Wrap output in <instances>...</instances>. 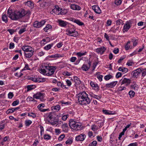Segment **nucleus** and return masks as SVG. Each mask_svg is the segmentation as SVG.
Here are the masks:
<instances>
[{
	"label": "nucleus",
	"mask_w": 146,
	"mask_h": 146,
	"mask_svg": "<svg viewBox=\"0 0 146 146\" xmlns=\"http://www.w3.org/2000/svg\"><path fill=\"white\" fill-rule=\"evenodd\" d=\"M7 14L8 17L11 19L14 20H17L25 16L27 14V12L24 9L20 11H15L14 12L8 10Z\"/></svg>",
	"instance_id": "f257e3e1"
},
{
	"label": "nucleus",
	"mask_w": 146,
	"mask_h": 146,
	"mask_svg": "<svg viewBox=\"0 0 146 146\" xmlns=\"http://www.w3.org/2000/svg\"><path fill=\"white\" fill-rule=\"evenodd\" d=\"M78 98L80 104L82 105L89 104L91 100L88 97V95L85 92L78 94Z\"/></svg>",
	"instance_id": "f03ea898"
},
{
	"label": "nucleus",
	"mask_w": 146,
	"mask_h": 146,
	"mask_svg": "<svg viewBox=\"0 0 146 146\" xmlns=\"http://www.w3.org/2000/svg\"><path fill=\"white\" fill-rule=\"evenodd\" d=\"M69 125L71 128L74 130H78L80 129V123L73 121L72 120L70 121Z\"/></svg>",
	"instance_id": "7ed1b4c3"
},
{
	"label": "nucleus",
	"mask_w": 146,
	"mask_h": 146,
	"mask_svg": "<svg viewBox=\"0 0 146 146\" xmlns=\"http://www.w3.org/2000/svg\"><path fill=\"white\" fill-rule=\"evenodd\" d=\"M66 34L70 36L76 37L78 35V33L76 31L75 29L73 28H69L66 30Z\"/></svg>",
	"instance_id": "20e7f679"
},
{
	"label": "nucleus",
	"mask_w": 146,
	"mask_h": 146,
	"mask_svg": "<svg viewBox=\"0 0 146 146\" xmlns=\"http://www.w3.org/2000/svg\"><path fill=\"white\" fill-rule=\"evenodd\" d=\"M44 94L40 92L37 93L36 94L33 96V98L36 99H40V100L42 101L44 100Z\"/></svg>",
	"instance_id": "39448f33"
},
{
	"label": "nucleus",
	"mask_w": 146,
	"mask_h": 146,
	"mask_svg": "<svg viewBox=\"0 0 146 146\" xmlns=\"http://www.w3.org/2000/svg\"><path fill=\"white\" fill-rule=\"evenodd\" d=\"M45 22V21L44 20L40 22L36 21L34 22L33 26L35 28H40L44 25Z\"/></svg>",
	"instance_id": "423d86ee"
},
{
	"label": "nucleus",
	"mask_w": 146,
	"mask_h": 146,
	"mask_svg": "<svg viewBox=\"0 0 146 146\" xmlns=\"http://www.w3.org/2000/svg\"><path fill=\"white\" fill-rule=\"evenodd\" d=\"M22 50L24 52V53L25 52H28L30 51L33 50L34 49L30 46H24L22 47Z\"/></svg>",
	"instance_id": "0eeeda50"
},
{
	"label": "nucleus",
	"mask_w": 146,
	"mask_h": 146,
	"mask_svg": "<svg viewBox=\"0 0 146 146\" xmlns=\"http://www.w3.org/2000/svg\"><path fill=\"white\" fill-rule=\"evenodd\" d=\"M86 136L84 134H81L77 136L76 137V140L77 141H83L85 139V138Z\"/></svg>",
	"instance_id": "6e6552de"
},
{
	"label": "nucleus",
	"mask_w": 146,
	"mask_h": 146,
	"mask_svg": "<svg viewBox=\"0 0 146 146\" xmlns=\"http://www.w3.org/2000/svg\"><path fill=\"white\" fill-rule=\"evenodd\" d=\"M117 83V81H115L111 82L106 84L105 87L107 88H112L114 87Z\"/></svg>",
	"instance_id": "1a4fd4ad"
},
{
	"label": "nucleus",
	"mask_w": 146,
	"mask_h": 146,
	"mask_svg": "<svg viewBox=\"0 0 146 146\" xmlns=\"http://www.w3.org/2000/svg\"><path fill=\"white\" fill-rule=\"evenodd\" d=\"M44 66L46 70H48V71L52 73H54L57 68V67L56 66Z\"/></svg>",
	"instance_id": "9d476101"
},
{
	"label": "nucleus",
	"mask_w": 146,
	"mask_h": 146,
	"mask_svg": "<svg viewBox=\"0 0 146 146\" xmlns=\"http://www.w3.org/2000/svg\"><path fill=\"white\" fill-rule=\"evenodd\" d=\"M92 9L97 14H100L101 13V10L98 5H96L93 6Z\"/></svg>",
	"instance_id": "9b49d317"
},
{
	"label": "nucleus",
	"mask_w": 146,
	"mask_h": 146,
	"mask_svg": "<svg viewBox=\"0 0 146 146\" xmlns=\"http://www.w3.org/2000/svg\"><path fill=\"white\" fill-rule=\"evenodd\" d=\"M58 22L60 26L63 27H65L68 24V23L66 21L61 19L58 20Z\"/></svg>",
	"instance_id": "f8f14e48"
},
{
	"label": "nucleus",
	"mask_w": 146,
	"mask_h": 146,
	"mask_svg": "<svg viewBox=\"0 0 146 146\" xmlns=\"http://www.w3.org/2000/svg\"><path fill=\"white\" fill-rule=\"evenodd\" d=\"M88 65H87L85 64H83L82 67V69L84 71L88 70L89 68L91 65V62L90 61H89L88 62Z\"/></svg>",
	"instance_id": "ddd939ff"
},
{
	"label": "nucleus",
	"mask_w": 146,
	"mask_h": 146,
	"mask_svg": "<svg viewBox=\"0 0 146 146\" xmlns=\"http://www.w3.org/2000/svg\"><path fill=\"white\" fill-rule=\"evenodd\" d=\"M132 73H146V70L145 69L139 68L133 71Z\"/></svg>",
	"instance_id": "4468645a"
},
{
	"label": "nucleus",
	"mask_w": 146,
	"mask_h": 146,
	"mask_svg": "<svg viewBox=\"0 0 146 146\" xmlns=\"http://www.w3.org/2000/svg\"><path fill=\"white\" fill-rule=\"evenodd\" d=\"M70 7L71 9L74 10H80L81 9L80 6L75 4H70Z\"/></svg>",
	"instance_id": "2eb2a0df"
},
{
	"label": "nucleus",
	"mask_w": 146,
	"mask_h": 146,
	"mask_svg": "<svg viewBox=\"0 0 146 146\" xmlns=\"http://www.w3.org/2000/svg\"><path fill=\"white\" fill-rule=\"evenodd\" d=\"M106 48L104 47V46H102L96 49V52H97L100 53L101 54H102L106 50Z\"/></svg>",
	"instance_id": "dca6fc26"
},
{
	"label": "nucleus",
	"mask_w": 146,
	"mask_h": 146,
	"mask_svg": "<svg viewBox=\"0 0 146 146\" xmlns=\"http://www.w3.org/2000/svg\"><path fill=\"white\" fill-rule=\"evenodd\" d=\"M34 50H33L29 51L28 52H25L24 53L25 56L27 58H30L33 55L34 52Z\"/></svg>",
	"instance_id": "f3484780"
},
{
	"label": "nucleus",
	"mask_w": 146,
	"mask_h": 146,
	"mask_svg": "<svg viewBox=\"0 0 146 146\" xmlns=\"http://www.w3.org/2000/svg\"><path fill=\"white\" fill-rule=\"evenodd\" d=\"M130 27V25L129 23L125 24L123 27V32H127Z\"/></svg>",
	"instance_id": "a211bd4d"
},
{
	"label": "nucleus",
	"mask_w": 146,
	"mask_h": 146,
	"mask_svg": "<svg viewBox=\"0 0 146 146\" xmlns=\"http://www.w3.org/2000/svg\"><path fill=\"white\" fill-rule=\"evenodd\" d=\"M74 81L75 82V85L76 86L80 84L81 83L80 81V79L78 77L75 76L74 77Z\"/></svg>",
	"instance_id": "6ab92c4d"
},
{
	"label": "nucleus",
	"mask_w": 146,
	"mask_h": 146,
	"mask_svg": "<svg viewBox=\"0 0 146 146\" xmlns=\"http://www.w3.org/2000/svg\"><path fill=\"white\" fill-rule=\"evenodd\" d=\"M24 4L25 5H27L29 7H33L34 4L32 1H28L27 2H25L24 3Z\"/></svg>",
	"instance_id": "aec40b11"
},
{
	"label": "nucleus",
	"mask_w": 146,
	"mask_h": 146,
	"mask_svg": "<svg viewBox=\"0 0 146 146\" xmlns=\"http://www.w3.org/2000/svg\"><path fill=\"white\" fill-rule=\"evenodd\" d=\"M68 126L67 123H64L63 124L62 127V128L63 131L65 132H68Z\"/></svg>",
	"instance_id": "412c9836"
},
{
	"label": "nucleus",
	"mask_w": 146,
	"mask_h": 146,
	"mask_svg": "<svg viewBox=\"0 0 146 146\" xmlns=\"http://www.w3.org/2000/svg\"><path fill=\"white\" fill-rule=\"evenodd\" d=\"M131 80L129 79H127L126 78H124V79L122 80L121 86H122L123 85L125 84L128 83L130 84L131 83Z\"/></svg>",
	"instance_id": "4be33fe9"
},
{
	"label": "nucleus",
	"mask_w": 146,
	"mask_h": 146,
	"mask_svg": "<svg viewBox=\"0 0 146 146\" xmlns=\"http://www.w3.org/2000/svg\"><path fill=\"white\" fill-rule=\"evenodd\" d=\"M118 70L119 71H121L122 72H125V73L127 72L128 71V69L127 68L121 67H119Z\"/></svg>",
	"instance_id": "5701e85b"
},
{
	"label": "nucleus",
	"mask_w": 146,
	"mask_h": 146,
	"mask_svg": "<svg viewBox=\"0 0 146 146\" xmlns=\"http://www.w3.org/2000/svg\"><path fill=\"white\" fill-rule=\"evenodd\" d=\"M2 19L3 21L5 23H7L8 22L7 17L5 14H3L2 16Z\"/></svg>",
	"instance_id": "b1692460"
},
{
	"label": "nucleus",
	"mask_w": 146,
	"mask_h": 146,
	"mask_svg": "<svg viewBox=\"0 0 146 146\" xmlns=\"http://www.w3.org/2000/svg\"><path fill=\"white\" fill-rule=\"evenodd\" d=\"M60 109V106L59 105H58L56 106H53L52 107V110H56L57 111H58Z\"/></svg>",
	"instance_id": "393cba45"
},
{
	"label": "nucleus",
	"mask_w": 146,
	"mask_h": 146,
	"mask_svg": "<svg viewBox=\"0 0 146 146\" xmlns=\"http://www.w3.org/2000/svg\"><path fill=\"white\" fill-rule=\"evenodd\" d=\"M94 76L96 77L100 82H101L102 81V78L103 77L102 75L99 74H96L94 75Z\"/></svg>",
	"instance_id": "a878e982"
},
{
	"label": "nucleus",
	"mask_w": 146,
	"mask_h": 146,
	"mask_svg": "<svg viewBox=\"0 0 146 146\" xmlns=\"http://www.w3.org/2000/svg\"><path fill=\"white\" fill-rule=\"evenodd\" d=\"M113 76L110 74H108L105 76L104 77V79L106 80H108L112 78Z\"/></svg>",
	"instance_id": "bb28decb"
},
{
	"label": "nucleus",
	"mask_w": 146,
	"mask_h": 146,
	"mask_svg": "<svg viewBox=\"0 0 146 146\" xmlns=\"http://www.w3.org/2000/svg\"><path fill=\"white\" fill-rule=\"evenodd\" d=\"M130 42V41H129L125 45V49L126 50H128L129 49H131L132 48V47L130 46L129 45Z\"/></svg>",
	"instance_id": "cd10ccee"
},
{
	"label": "nucleus",
	"mask_w": 146,
	"mask_h": 146,
	"mask_svg": "<svg viewBox=\"0 0 146 146\" xmlns=\"http://www.w3.org/2000/svg\"><path fill=\"white\" fill-rule=\"evenodd\" d=\"M62 56L60 54H55L54 55H52L50 56H49V58H58L60 57H62Z\"/></svg>",
	"instance_id": "c85d7f7f"
},
{
	"label": "nucleus",
	"mask_w": 146,
	"mask_h": 146,
	"mask_svg": "<svg viewBox=\"0 0 146 146\" xmlns=\"http://www.w3.org/2000/svg\"><path fill=\"white\" fill-rule=\"evenodd\" d=\"M73 21V22L77 24L78 25H80L82 26L84 24L83 23L81 22L79 20H76L74 19Z\"/></svg>",
	"instance_id": "c756f323"
},
{
	"label": "nucleus",
	"mask_w": 146,
	"mask_h": 146,
	"mask_svg": "<svg viewBox=\"0 0 146 146\" xmlns=\"http://www.w3.org/2000/svg\"><path fill=\"white\" fill-rule=\"evenodd\" d=\"M53 46V44H49L47 46H45L44 47V49L46 50H47L50 49L51 47Z\"/></svg>",
	"instance_id": "7c9ffc66"
},
{
	"label": "nucleus",
	"mask_w": 146,
	"mask_h": 146,
	"mask_svg": "<svg viewBox=\"0 0 146 146\" xmlns=\"http://www.w3.org/2000/svg\"><path fill=\"white\" fill-rule=\"evenodd\" d=\"M46 80L44 78H37V82H45Z\"/></svg>",
	"instance_id": "2f4dec72"
},
{
	"label": "nucleus",
	"mask_w": 146,
	"mask_h": 146,
	"mask_svg": "<svg viewBox=\"0 0 146 146\" xmlns=\"http://www.w3.org/2000/svg\"><path fill=\"white\" fill-rule=\"evenodd\" d=\"M87 53V52H85L84 53H82L81 52H77L76 54L77 56H78V57H81V56L84 55L86 54Z\"/></svg>",
	"instance_id": "473e14b6"
},
{
	"label": "nucleus",
	"mask_w": 146,
	"mask_h": 146,
	"mask_svg": "<svg viewBox=\"0 0 146 146\" xmlns=\"http://www.w3.org/2000/svg\"><path fill=\"white\" fill-rule=\"evenodd\" d=\"M102 111L104 113L106 114L107 115H111L113 113H111V112L110 111H108L107 110H103Z\"/></svg>",
	"instance_id": "72a5a7b5"
},
{
	"label": "nucleus",
	"mask_w": 146,
	"mask_h": 146,
	"mask_svg": "<svg viewBox=\"0 0 146 146\" xmlns=\"http://www.w3.org/2000/svg\"><path fill=\"white\" fill-rule=\"evenodd\" d=\"M129 95L130 97L131 98H132L134 97L135 93L133 91L131 90L129 92Z\"/></svg>",
	"instance_id": "f704fd0d"
},
{
	"label": "nucleus",
	"mask_w": 146,
	"mask_h": 146,
	"mask_svg": "<svg viewBox=\"0 0 146 146\" xmlns=\"http://www.w3.org/2000/svg\"><path fill=\"white\" fill-rule=\"evenodd\" d=\"M35 87V86L33 85H28L27 86V91L31 90Z\"/></svg>",
	"instance_id": "c9c22d12"
},
{
	"label": "nucleus",
	"mask_w": 146,
	"mask_h": 146,
	"mask_svg": "<svg viewBox=\"0 0 146 146\" xmlns=\"http://www.w3.org/2000/svg\"><path fill=\"white\" fill-rule=\"evenodd\" d=\"M52 27L50 25H47L46 27L44 28V31L45 32H47V30H49L50 29H51Z\"/></svg>",
	"instance_id": "e433bc0d"
},
{
	"label": "nucleus",
	"mask_w": 146,
	"mask_h": 146,
	"mask_svg": "<svg viewBox=\"0 0 146 146\" xmlns=\"http://www.w3.org/2000/svg\"><path fill=\"white\" fill-rule=\"evenodd\" d=\"M116 24L117 25H122L123 24V21L121 19H119V20H117L116 21Z\"/></svg>",
	"instance_id": "4c0bfd02"
},
{
	"label": "nucleus",
	"mask_w": 146,
	"mask_h": 146,
	"mask_svg": "<svg viewBox=\"0 0 146 146\" xmlns=\"http://www.w3.org/2000/svg\"><path fill=\"white\" fill-rule=\"evenodd\" d=\"M28 115L29 116L32 117L33 118H35L36 116V114L35 113L33 112H31V113H28Z\"/></svg>",
	"instance_id": "58836bf2"
},
{
	"label": "nucleus",
	"mask_w": 146,
	"mask_h": 146,
	"mask_svg": "<svg viewBox=\"0 0 146 146\" xmlns=\"http://www.w3.org/2000/svg\"><path fill=\"white\" fill-rule=\"evenodd\" d=\"M55 8L52 10L53 12H55L56 10V11H59L60 10H61V9L57 5L55 6Z\"/></svg>",
	"instance_id": "ea45409f"
},
{
	"label": "nucleus",
	"mask_w": 146,
	"mask_h": 146,
	"mask_svg": "<svg viewBox=\"0 0 146 146\" xmlns=\"http://www.w3.org/2000/svg\"><path fill=\"white\" fill-rule=\"evenodd\" d=\"M137 85L136 84L135 82H133V84H132L131 86V87L132 89L134 90H136V88L137 86Z\"/></svg>",
	"instance_id": "a19ab883"
},
{
	"label": "nucleus",
	"mask_w": 146,
	"mask_h": 146,
	"mask_svg": "<svg viewBox=\"0 0 146 146\" xmlns=\"http://www.w3.org/2000/svg\"><path fill=\"white\" fill-rule=\"evenodd\" d=\"M26 31L25 28H21L19 31V33L21 34L24 32Z\"/></svg>",
	"instance_id": "79ce46f5"
},
{
	"label": "nucleus",
	"mask_w": 146,
	"mask_h": 146,
	"mask_svg": "<svg viewBox=\"0 0 146 146\" xmlns=\"http://www.w3.org/2000/svg\"><path fill=\"white\" fill-rule=\"evenodd\" d=\"M97 144V142L96 141H94L89 145V146H96Z\"/></svg>",
	"instance_id": "37998d69"
},
{
	"label": "nucleus",
	"mask_w": 146,
	"mask_h": 146,
	"mask_svg": "<svg viewBox=\"0 0 146 146\" xmlns=\"http://www.w3.org/2000/svg\"><path fill=\"white\" fill-rule=\"evenodd\" d=\"M32 123V121L30 120H26L25 121L26 126H29Z\"/></svg>",
	"instance_id": "c03bdc74"
},
{
	"label": "nucleus",
	"mask_w": 146,
	"mask_h": 146,
	"mask_svg": "<svg viewBox=\"0 0 146 146\" xmlns=\"http://www.w3.org/2000/svg\"><path fill=\"white\" fill-rule=\"evenodd\" d=\"M30 70V68L29 67L28 65V64H25V65L23 69H22L21 71V72H22L23 70Z\"/></svg>",
	"instance_id": "a18cd8bd"
},
{
	"label": "nucleus",
	"mask_w": 146,
	"mask_h": 146,
	"mask_svg": "<svg viewBox=\"0 0 146 146\" xmlns=\"http://www.w3.org/2000/svg\"><path fill=\"white\" fill-rule=\"evenodd\" d=\"M98 129V127L95 125H93L92 126V129L94 131L97 130Z\"/></svg>",
	"instance_id": "49530a36"
},
{
	"label": "nucleus",
	"mask_w": 146,
	"mask_h": 146,
	"mask_svg": "<svg viewBox=\"0 0 146 146\" xmlns=\"http://www.w3.org/2000/svg\"><path fill=\"white\" fill-rule=\"evenodd\" d=\"M51 137V136H50L49 135H46L45 134L44 135V138L45 139H46L47 140L49 139H50Z\"/></svg>",
	"instance_id": "de8ad7c7"
},
{
	"label": "nucleus",
	"mask_w": 146,
	"mask_h": 146,
	"mask_svg": "<svg viewBox=\"0 0 146 146\" xmlns=\"http://www.w3.org/2000/svg\"><path fill=\"white\" fill-rule=\"evenodd\" d=\"M121 2L122 1L121 0H115V4L117 5H120Z\"/></svg>",
	"instance_id": "09e8293b"
},
{
	"label": "nucleus",
	"mask_w": 146,
	"mask_h": 146,
	"mask_svg": "<svg viewBox=\"0 0 146 146\" xmlns=\"http://www.w3.org/2000/svg\"><path fill=\"white\" fill-rule=\"evenodd\" d=\"M54 113L50 112L49 113L48 117L47 118L50 120L52 119L53 118L52 114H53Z\"/></svg>",
	"instance_id": "8fccbe9b"
},
{
	"label": "nucleus",
	"mask_w": 146,
	"mask_h": 146,
	"mask_svg": "<svg viewBox=\"0 0 146 146\" xmlns=\"http://www.w3.org/2000/svg\"><path fill=\"white\" fill-rule=\"evenodd\" d=\"M19 101L18 100L14 101L12 105L13 106H15L19 104Z\"/></svg>",
	"instance_id": "3c124183"
},
{
	"label": "nucleus",
	"mask_w": 146,
	"mask_h": 146,
	"mask_svg": "<svg viewBox=\"0 0 146 146\" xmlns=\"http://www.w3.org/2000/svg\"><path fill=\"white\" fill-rule=\"evenodd\" d=\"M28 80H31L35 82H37V78H35L33 77H28Z\"/></svg>",
	"instance_id": "603ef678"
},
{
	"label": "nucleus",
	"mask_w": 146,
	"mask_h": 146,
	"mask_svg": "<svg viewBox=\"0 0 146 146\" xmlns=\"http://www.w3.org/2000/svg\"><path fill=\"white\" fill-rule=\"evenodd\" d=\"M92 96L98 100H99V99H100L101 97L100 96H98L94 94H92Z\"/></svg>",
	"instance_id": "864d4df0"
},
{
	"label": "nucleus",
	"mask_w": 146,
	"mask_h": 146,
	"mask_svg": "<svg viewBox=\"0 0 146 146\" xmlns=\"http://www.w3.org/2000/svg\"><path fill=\"white\" fill-rule=\"evenodd\" d=\"M126 89V88L125 87L121 86L118 88V90L119 91H121L123 90H125Z\"/></svg>",
	"instance_id": "5fc2aeb1"
},
{
	"label": "nucleus",
	"mask_w": 146,
	"mask_h": 146,
	"mask_svg": "<svg viewBox=\"0 0 146 146\" xmlns=\"http://www.w3.org/2000/svg\"><path fill=\"white\" fill-rule=\"evenodd\" d=\"M94 89L96 91H98L99 90V87L97 84H95L94 86H93Z\"/></svg>",
	"instance_id": "6e6d98bb"
},
{
	"label": "nucleus",
	"mask_w": 146,
	"mask_h": 146,
	"mask_svg": "<svg viewBox=\"0 0 146 146\" xmlns=\"http://www.w3.org/2000/svg\"><path fill=\"white\" fill-rule=\"evenodd\" d=\"M42 107L43 108L44 107V104H41L39 105L38 106L37 108L39 110H40L41 108H42L41 107Z\"/></svg>",
	"instance_id": "4d7b16f0"
},
{
	"label": "nucleus",
	"mask_w": 146,
	"mask_h": 146,
	"mask_svg": "<svg viewBox=\"0 0 146 146\" xmlns=\"http://www.w3.org/2000/svg\"><path fill=\"white\" fill-rule=\"evenodd\" d=\"M15 47L14 44L13 42H11L9 44V48L10 49L13 48Z\"/></svg>",
	"instance_id": "13d9d810"
},
{
	"label": "nucleus",
	"mask_w": 146,
	"mask_h": 146,
	"mask_svg": "<svg viewBox=\"0 0 146 146\" xmlns=\"http://www.w3.org/2000/svg\"><path fill=\"white\" fill-rule=\"evenodd\" d=\"M13 93L11 92H10L8 94V96L9 98L10 99H11L13 97Z\"/></svg>",
	"instance_id": "bf43d9fd"
},
{
	"label": "nucleus",
	"mask_w": 146,
	"mask_h": 146,
	"mask_svg": "<svg viewBox=\"0 0 146 146\" xmlns=\"http://www.w3.org/2000/svg\"><path fill=\"white\" fill-rule=\"evenodd\" d=\"M72 142V140L68 139L66 141L65 143L66 144H71Z\"/></svg>",
	"instance_id": "052dcab7"
},
{
	"label": "nucleus",
	"mask_w": 146,
	"mask_h": 146,
	"mask_svg": "<svg viewBox=\"0 0 146 146\" xmlns=\"http://www.w3.org/2000/svg\"><path fill=\"white\" fill-rule=\"evenodd\" d=\"M65 135L64 134L61 135L59 137L58 140L60 141H61L62 139L64 137Z\"/></svg>",
	"instance_id": "680f3d73"
},
{
	"label": "nucleus",
	"mask_w": 146,
	"mask_h": 146,
	"mask_svg": "<svg viewBox=\"0 0 146 146\" xmlns=\"http://www.w3.org/2000/svg\"><path fill=\"white\" fill-rule=\"evenodd\" d=\"M68 117V115H64L62 117V120L65 121L66 120Z\"/></svg>",
	"instance_id": "e2e57ef3"
},
{
	"label": "nucleus",
	"mask_w": 146,
	"mask_h": 146,
	"mask_svg": "<svg viewBox=\"0 0 146 146\" xmlns=\"http://www.w3.org/2000/svg\"><path fill=\"white\" fill-rule=\"evenodd\" d=\"M7 31H8L11 35H12L15 32V31L12 29H8L7 30Z\"/></svg>",
	"instance_id": "0e129e2a"
},
{
	"label": "nucleus",
	"mask_w": 146,
	"mask_h": 146,
	"mask_svg": "<svg viewBox=\"0 0 146 146\" xmlns=\"http://www.w3.org/2000/svg\"><path fill=\"white\" fill-rule=\"evenodd\" d=\"M76 58L75 57H71L70 59V61L72 62H74L76 59Z\"/></svg>",
	"instance_id": "69168bd1"
},
{
	"label": "nucleus",
	"mask_w": 146,
	"mask_h": 146,
	"mask_svg": "<svg viewBox=\"0 0 146 146\" xmlns=\"http://www.w3.org/2000/svg\"><path fill=\"white\" fill-rule=\"evenodd\" d=\"M66 84L68 86H70L71 85L72 83L69 80H67L66 81Z\"/></svg>",
	"instance_id": "338daca9"
},
{
	"label": "nucleus",
	"mask_w": 146,
	"mask_h": 146,
	"mask_svg": "<svg viewBox=\"0 0 146 146\" xmlns=\"http://www.w3.org/2000/svg\"><path fill=\"white\" fill-rule=\"evenodd\" d=\"M137 142H135V143L130 144L128 145V146H137Z\"/></svg>",
	"instance_id": "774afa93"
}]
</instances>
